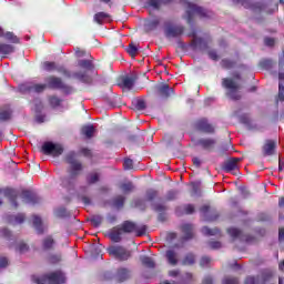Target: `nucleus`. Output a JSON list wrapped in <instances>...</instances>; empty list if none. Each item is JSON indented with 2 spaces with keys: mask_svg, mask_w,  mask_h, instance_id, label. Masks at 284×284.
Wrapping results in <instances>:
<instances>
[{
  "mask_svg": "<svg viewBox=\"0 0 284 284\" xmlns=\"http://www.w3.org/2000/svg\"><path fill=\"white\" fill-rule=\"evenodd\" d=\"M278 239L280 241H284V229H280Z\"/></svg>",
  "mask_w": 284,
  "mask_h": 284,
  "instance_id": "nucleus-63",
  "label": "nucleus"
},
{
  "mask_svg": "<svg viewBox=\"0 0 284 284\" xmlns=\"http://www.w3.org/2000/svg\"><path fill=\"white\" fill-rule=\"evenodd\" d=\"M240 161H241V159H239V158H233V159L229 160L224 165L225 171L226 172H236V170H239Z\"/></svg>",
  "mask_w": 284,
  "mask_h": 284,
  "instance_id": "nucleus-12",
  "label": "nucleus"
},
{
  "mask_svg": "<svg viewBox=\"0 0 284 284\" xmlns=\"http://www.w3.org/2000/svg\"><path fill=\"white\" fill-rule=\"evenodd\" d=\"M234 63L230 62V60H222V68H233Z\"/></svg>",
  "mask_w": 284,
  "mask_h": 284,
  "instance_id": "nucleus-52",
  "label": "nucleus"
},
{
  "mask_svg": "<svg viewBox=\"0 0 284 284\" xmlns=\"http://www.w3.org/2000/svg\"><path fill=\"white\" fill-rule=\"evenodd\" d=\"M18 251L23 254L26 252H28V246L26 243H20L19 246H18Z\"/></svg>",
  "mask_w": 284,
  "mask_h": 284,
  "instance_id": "nucleus-49",
  "label": "nucleus"
},
{
  "mask_svg": "<svg viewBox=\"0 0 284 284\" xmlns=\"http://www.w3.org/2000/svg\"><path fill=\"white\" fill-rule=\"evenodd\" d=\"M42 152L43 154H49L51 156H61V154H63V146L58 143L44 142Z\"/></svg>",
  "mask_w": 284,
  "mask_h": 284,
  "instance_id": "nucleus-5",
  "label": "nucleus"
},
{
  "mask_svg": "<svg viewBox=\"0 0 284 284\" xmlns=\"http://www.w3.org/2000/svg\"><path fill=\"white\" fill-rule=\"evenodd\" d=\"M32 281L37 284H62L65 283V275L61 271H57L41 277L33 275Z\"/></svg>",
  "mask_w": 284,
  "mask_h": 284,
  "instance_id": "nucleus-2",
  "label": "nucleus"
},
{
  "mask_svg": "<svg viewBox=\"0 0 284 284\" xmlns=\"http://www.w3.org/2000/svg\"><path fill=\"white\" fill-rule=\"evenodd\" d=\"M135 108H136L138 110H145V101H143V100H138Z\"/></svg>",
  "mask_w": 284,
  "mask_h": 284,
  "instance_id": "nucleus-50",
  "label": "nucleus"
},
{
  "mask_svg": "<svg viewBox=\"0 0 284 284\" xmlns=\"http://www.w3.org/2000/svg\"><path fill=\"white\" fill-rule=\"evenodd\" d=\"M202 233H204L206 236H216V234H219V229H210L204 226L202 229Z\"/></svg>",
  "mask_w": 284,
  "mask_h": 284,
  "instance_id": "nucleus-27",
  "label": "nucleus"
},
{
  "mask_svg": "<svg viewBox=\"0 0 284 284\" xmlns=\"http://www.w3.org/2000/svg\"><path fill=\"white\" fill-rule=\"evenodd\" d=\"M169 276H172L173 278H175L176 276H179V271L176 270L170 271Z\"/></svg>",
  "mask_w": 284,
  "mask_h": 284,
  "instance_id": "nucleus-61",
  "label": "nucleus"
},
{
  "mask_svg": "<svg viewBox=\"0 0 284 284\" xmlns=\"http://www.w3.org/2000/svg\"><path fill=\"white\" fill-rule=\"evenodd\" d=\"M158 91L160 92L161 97H170L172 89H170L168 84H162L158 88Z\"/></svg>",
  "mask_w": 284,
  "mask_h": 284,
  "instance_id": "nucleus-22",
  "label": "nucleus"
},
{
  "mask_svg": "<svg viewBox=\"0 0 284 284\" xmlns=\"http://www.w3.org/2000/svg\"><path fill=\"white\" fill-rule=\"evenodd\" d=\"M129 276H130V274L128 273V270L121 268L120 271H118V281L123 282V281H125Z\"/></svg>",
  "mask_w": 284,
  "mask_h": 284,
  "instance_id": "nucleus-33",
  "label": "nucleus"
},
{
  "mask_svg": "<svg viewBox=\"0 0 284 284\" xmlns=\"http://www.w3.org/2000/svg\"><path fill=\"white\" fill-rule=\"evenodd\" d=\"M135 81L136 78L134 75H126L122 78L121 88H123V90H132V88H134Z\"/></svg>",
  "mask_w": 284,
  "mask_h": 284,
  "instance_id": "nucleus-11",
  "label": "nucleus"
},
{
  "mask_svg": "<svg viewBox=\"0 0 284 284\" xmlns=\"http://www.w3.org/2000/svg\"><path fill=\"white\" fill-rule=\"evenodd\" d=\"M126 52L128 54H130V57H135L136 54H139V48L134 43H130Z\"/></svg>",
  "mask_w": 284,
  "mask_h": 284,
  "instance_id": "nucleus-30",
  "label": "nucleus"
},
{
  "mask_svg": "<svg viewBox=\"0 0 284 284\" xmlns=\"http://www.w3.org/2000/svg\"><path fill=\"white\" fill-rule=\"evenodd\" d=\"M50 103L53 108H57V106L61 105V99H59L57 97H51Z\"/></svg>",
  "mask_w": 284,
  "mask_h": 284,
  "instance_id": "nucleus-42",
  "label": "nucleus"
},
{
  "mask_svg": "<svg viewBox=\"0 0 284 284\" xmlns=\"http://www.w3.org/2000/svg\"><path fill=\"white\" fill-rule=\"evenodd\" d=\"M182 232L184 234L185 241L192 239L194 236V232L192 231V224L182 225Z\"/></svg>",
  "mask_w": 284,
  "mask_h": 284,
  "instance_id": "nucleus-18",
  "label": "nucleus"
},
{
  "mask_svg": "<svg viewBox=\"0 0 284 284\" xmlns=\"http://www.w3.org/2000/svg\"><path fill=\"white\" fill-rule=\"evenodd\" d=\"M261 283H265V278L264 277H247L245 281V284H261Z\"/></svg>",
  "mask_w": 284,
  "mask_h": 284,
  "instance_id": "nucleus-31",
  "label": "nucleus"
},
{
  "mask_svg": "<svg viewBox=\"0 0 284 284\" xmlns=\"http://www.w3.org/2000/svg\"><path fill=\"white\" fill-rule=\"evenodd\" d=\"M43 68L50 72V70H54V68H57V64H54V62H44Z\"/></svg>",
  "mask_w": 284,
  "mask_h": 284,
  "instance_id": "nucleus-45",
  "label": "nucleus"
},
{
  "mask_svg": "<svg viewBox=\"0 0 284 284\" xmlns=\"http://www.w3.org/2000/svg\"><path fill=\"white\" fill-rule=\"evenodd\" d=\"M47 85L45 84H32V83H27L22 84L20 87L21 92H43L45 90Z\"/></svg>",
  "mask_w": 284,
  "mask_h": 284,
  "instance_id": "nucleus-10",
  "label": "nucleus"
},
{
  "mask_svg": "<svg viewBox=\"0 0 284 284\" xmlns=\"http://www.w3.org/2000/svg\"><path fill=\"white\" fill-rule=\"evenodd\" d=\"M120 189L122 190V192H132V190H134V186L131 184V182L121 184Z\"/></svg>",
  "mask_w": 284,
  "mask_h": 284,
  "instance_id": "nucleus-38",
  "label": "nucleus"
},
{
  "mask_svg": "<svg viewBox=\"0 0 284 284\" xmlns=\"http://www.w3.org/2000/svg\"><path fill=\"white\" fill-rule=\"evenodd\" d=\"M141 261L146 267H154V261H152L150 257L144 256L141 258Z\"/></svg>",
  "mask_w": 284,
  "mask_h": 284,
  "instance_id": "nucleus-37",
  "label": "nucleus"
},
{
  "mask_svg": "<svg viewBox=\"0 0 284 284\" xmlns=\"http://www.w3.org/2000/svg\"><path fill=\"white\" fill-rule=\"evenodd\" d=\"M215 143L216 141H214L213 139H202L199 141V145L204 148V150H210L214 148Z\"/></svg>",
  "mask_w": 284,
  "mask_h": 284,
  "instance_id": "nucleus-19",
  "label": "nucleus"
},
{
  "mask_svg": "<svg viewBox=\"0 0 284 284\" xmlns=\"http://www.w3.org/2000/svg\"><path fill=\"white\" fill-rule=\"evenodd\" d=\"M48 88L53 90H65V84L57 77H49L45 79Z\"/></svg>",
  "mask_w": 284,
  "mask_h": 284,
  "instance_id": "nucleus-9",
  "label": "nucleus"
},
{
  "mask_svg": "<svg viewBox=\"0 0 284 284\" xmlns=\"http://www.w3.org/2000/svg\"><path fill=\"white\" fill-rule=\"evenodd\" d=\"M222 84L229 90L227 95L230 99H233V101L241 99V94H239V83L234 82L232 79H223Z\"/></svg>",
  "mask_w": 284,
  "mask_h": 284,
  "instance_id": "nucleus-4",
  "label": "nucleus"
},
{
  "mask_svg": "<svg viewBox=\"0 0 284 284\" xmlns=\"http://www.w3.org/2000/svg\"><path fill=\"white\" fill-rule=\"evenodd\" d=\"M210 257H202L200 262L201 267H206V265H210Z\"/></svg>",
  "mask_w": 284,
  "mask_h": 284,
  "instance_id": "nucleus-51",
  "label": "nucleus"
},
{
  "mask_svg": "<svg viewBox=\"0 0 284 284\" xmlns=\"http://www.w3.org/2000/svg\"><path fill=\"white\" fill-rule=\"evenodd\" d=\"M186 14H187V21H192V18L194 17H210V13L205 11V9L196 6L193 2L186 3Z\"/></svg>",
  "mask_w": 284,
  "mask_h": 284,
  "instance_id": "nucleus-3",
  "label": "nucleus"
},
{
  "mask_svg": "<svg viewBox=\"0 0 284 284\" xmlns=\"http://www.w3.org/2000/svg\"><path fill=\"white\" fill-rule=\"evenodd\" d=\"M166 258L170 265H176L179 263V255L172 250L166 252Z\"/></svg>",
  "mask_w": 284,
  "mask_h": 284,
  "instance_id": "nucleus-17",
  "label": "nucleus"
},
{
  "mask_svg": "<svg viewBox=\"0 0 284 284\" xmlns=\"http://www.w3.org/2000/svg\"><path fill=\"white\" fill-rule=\"evenodd\" d=\"M161 3H165L163 0H149V6L154 10H159L161 8Z\"/></svg>",
  "mask_w": 284,
  "mask_h": 284,
  "instance_id": "nucleus-35",
  "label": "nucleus"
},
{
  "mask_svg": "<svg viewBox=\"0 0 284 284\" xmlns=\"http://www.w3.org/2000/svg\"><path fill=\"white\" fill-rule=\"evenodd\" d=\"M193 164L196 165V168H200L201 166V159L193 158Z\"/></svg>",
  "mask_w": 284,
  "mask_h": 284,
  "instance_id": "nucleus-62",
  "label": "nucleus"
},
{
  "mask_svg": "<svg viewBox=\"0 0 284 284\" xmlns=\"http://www.w3.org/2000/svg\"><path fill=\"white\" fill-rule=\"evenodd\" d=\"M97 181H99V173H91L88 176V182L89 183H97Z\"/></svg>",
  "mask_w": 284,
  "mask_h": 284,
  "instance_id": "nucleus-43",
  "label": "nucleus"
},
{
  "mask_svg": "<svg viewBox=\"0 0 284 284\" xmlns=\"http://www.w3.org/2000/svg\"><path fill=\"white\" fill-rule=\"evenodd\" d=\"M1 236H3L4 239H10V236H12V234L10 233V231H8V229H2Z\"/></svg>",
  "mask_w": 284,
  "mask_h": 284,
  "instance_id": "nucleus-54",
  "label": "nucleus"
},
{
  "mask_svg": "<svg viewBox=\"0 0 284 284\" xmlns=\"http://www.w3.org/2000/svg\"><path fill=\"white\" fill-rule=\"evenodd\" d=\"M124 201H125V197H124V196H118V197L114 200L113 205H114L115 207H123Z\"/></svg>",
  "mask_w": 284,
  "mask_h": 284,
  "instance_id": "nucleus-40",
  "label": "nucleus"
},
{
  "mask_svg": "<svg viewBox=\"0 0 284 284\" xmlns=\"http://www.w3.org/2000/svg\"><path fill=\"white\" fill-rule=\"evenodd\" d=\"M75 77H77V79H79V81H82V83H91L92 82V78H90V75H88L85 73H77Z\"/></svg>",
  "mask_w": 284,
  "mask_h": 284,
  "instance_id": "nucleus-32",
  "label": "nucleus"
},
{
  "mask_svg": "<svg viewBox=\"0 0 284 284\" xmlns=\"http://www.w3.org/2000/svg\"><path fill=\"white\" fill-rule=\"evenodd\" d=\"M196 257L193 254H187L182 261L183 265H194Z\"/></svg>",
  "mask_w": 284,
  "mask_h": 284,
  "instance_id": "nucleus-29",
  "label": "nucleus"
},
{
  "mask_svg": "<svg viewBox=\"0 0 284 284\" xmlns=\"http://www.w3.org/2000/svg\"><path fill=\"white\" fill-rule=\"evenodd\" d=\"M275 150H276V142H274L272 140H267L263 146L264 155L272 156V154H274Z\"/></svg>",
  "mask_w": 284,
  "mask_h": 284,
  "instance_id": "nucleus-13",
  "label": "nucleus"
},
{
  "mask_svg": "<svg viewBox=\"0 0 284 284\" xmlns=\"http://www.w3.org/2000/svg\"><path fill=\"white\" fill-rule=\"evenodd\" d=\"M75 156L77 154H74V152L69 153L67 156V162L71 165V174L73 176H75L77 172H81L82 170L81 163L77 161Z\"/></svg>",
  "mask_w": 284,
  "mask_h": 284,
  "instance_id": "nucleus-8",
  "label": "nucleus"
},
{
  "mask_svg": "<svg viewBox=\"0 0 284 284\" xmlns=\"http://www.w3.org/2000/svg\"><path fill=\"white\" fill-rule=\"evenodd\" d=\"M81 132L84 136H87V139H92V136H94V132H97V130L94 129L93 125H85L82 128Z\"/></svg>",
  "mask_w": 284,
  "mask_h": 284,
  "instance_id": "nucleus-20",
  "label": "nucleus"
},
{
  "mask_svg": "<svg viewBox=\"0 0 284 284\" xmlns=\"http://www.w3.org/2000/svg\"><path fill=\"white\" fill-rule=\"evenodd\" d=\"M210 247L212 250H220L221 247V242H210Z\"/></svg>",
  "mask_w": 284,
  "mask_h": 284,
  "instance_id": "nucleus-56",
  "label": "nucleus"
},
{
  "mask_svg": "<svg viewBox=\"0 0 284 284\" xmlns=\"http://www.w3.org/2000/svg\"><path fill=\"white\" fill-rule=\"evenodd\" d=\"M3 267H8V258L0 257V270Z\"/></svg>",
  "mask_w": 284,
  "mask_h": 284,
  "instance_id": "nucleus-55",
  "label": "nucleus"
},
{
  "mask_svg": "<svg viewBox=\"0 0 284 284\" xmlns=\"http://www.w3.org/2000/svg\"><path fill=\"white\" fill-rule=\"evenodd\" d=\"M224 284H239V280L234 277H225L223 281Z\"/></svg>",
  "mask_w": 284,
  "mask_h": 284,
  "instance_id": "nucleus-48",
  "label": "nucleus"
},
{
  "mask_svg": "<svg viewBox=\"0 0 284 284\" xmlns=\"http://www.w3.org/2000/svg\"><path fill=\"white\" fill-rule=\"evenodd\" d=\"M278 90H280L278 99H280V101H284V85L282 82H280V84H278Z\"/></svg>",
  "mask_w": 284,
  "mask_h": 284,
  "instance_id": "nucleus-47",
  "label": "nucleus"
},
{
  "mask_svg": "<svg viewBox=\"0 0 284 284\" xmlns=\"http://www.w3.org/2000/svg\"><path fill=\"white\" fill-rule=\"evenodd\" d=\"M123 165L124 170H132V168H134V162L130 159H125Z\"/></svg>",
  "mask_w": 284,
  "mask_h": 284,
  "instance_id": "nucleus-44",
  "label": "nucleus"
},
{
  "mask_svg": "<svg viewBox=\"0 0 284 284\" xmlns=\"http://www.w3.org/2000/svg\"><path fill=\"white\" fill-rule=\"evenodd\" d=\"M202 284H212V277L204 278Z\"/></svg>",
  "mask_w": 284,
  "mask_h": 284,
  "instance_id": "nucleus-64",
  "label": "nucleus"
},
{
  "mask_svg": "<svg viewBox=\"0 0 284 284\" xmlns=\"http://www.w3.org/2000/svg\"><path fill=\"white\" fill-rule=\"evenodd\" d=\"M0 194H4V196H8V194H11L10 196L11 204L16 207L18 206L17 201H14V191H10V190L3 191L0 189Z\"/></svg>",
  "mask_w": 284,
  "mask_h": 284,
  "instance_id": "nucleus-26",
  "label": "nucleus"
},
{
  "mask_svg": "<svg viewBox=\"0 0 284 284\" xmlns=\"http://www.w3.org/2000/svg\"><path fill=\"white\" fill-rule=\"evenodd\" d=\"M12 52H14L12 45L0 43V54H12Z\"/></svg>",
  "mask_w": 284,
  "mask_h": 284,
  "instance_id": "nucleus-23",
  "label": "nucleus"
},
{
  "mask_svg": "<svg viewBox=\"0 0 284 284\" xmlns=\"http://www.w3.org/2000/svg\"><path fill=\"white\" fill-rule=\"evenodd\" d=\"M54 245V240L51 236H48L43 240L42 247L43 250H50Z\"/></svg>",
  "mask_w": 284,
  "mask_h": 284,
  "instance_id": "nucleus-25",
  "label": "nucleus"
},
{
  "mask_svg": "<svg viewBox=\"0 0 284 284\" xmlns=\"http://www.w3.org/2000/svg\"><path fill=\"white\" fill-rule=\"evenodd\" d=\"M197 129H200L202 132L212 133L214 132V126L212 124L207 123V120L203 119L197 122Z\"/></svg>",
  "mask_w": 284,
  "mask_h": 284,
  "instance_id": "nucleus-14",
  "label": "nucleus"
},
{
  "mask_svg": "<svg viewBox=\"0 0 284 284\" xmlns=\"http://www.w3.org/2000/svg\"><path fill=\"white\" fill-rule=\"evenodd\" d=\"M4 39H7L8 41H12L13 43L17 41V37H14V33L12 32H4L3 31V36Z\"/></svg>",
  "mask_w": 284,
  "mask_h": 284,
  "instance_id": "nucleus-41",
  "label": "nucleus"
},
{
  "mask_svg": "<svg viewBox=\"0 0 284 284\" xmlns=\"http://www.w3.org/2000/svg\"><path fill=\"white\" fill-rule=\"evenodd\" d=\"M191 45H192V48H202L203 39L196 37V34L193 33V39H192Z\"/></svg>",
  "mask_w": 284,
  "mask_h": 284,
  "instance_id": "nucleus-28",
  "label": "nucleus"
},
{
  "mask_svg": "<svg viewBox=\"0 0 284 284\" xmlns=\"http://www.w3.org/2000/svg\"><path fill=\"white\" fill-rule=\"evenodd\" d=\"M80 68H84V70H92V62L90 60H80Z\"/></svg>",
  "mask_w": 284,
  "mask_h": 284,
  "instance_id": "nucleus-36",
  "label": "nucleus"
},
{
  "mask_svg": "<svg viewBox=\"0 0 284 284\" xmlns=\"http://www.w3.org/2000/svg\"><path fill=\"white\" fill-rule=\"evenodd\" d=\"M184 210H185V214H193V212H194V205L187 204V205L184 207Z\"/></svg>",
  "mask_w": 284,
  "mask_h": 284,
  "instance_id": "nucleus-53",
  "label": "nucleus"
},
{
  "mask_svg": "<svg viewBox=\"0 0 284 284\" xmlns=\"http://www.w3.org/2000/svg\"><path fill=\"white\" fill-rule=\"evenodd\" d=\"M110 256H114L118 261H128L132 254L130 251L123 248L122 246H111L108 248Z\"/></svg>",
  "mask_w": 284,
  "mask_h": 284,
  "instance_id": "nucleus-6",
  "label": "nucleus"
},
{
  "mask_svg": "<svg viewBox=\"0 0 284 284\" xmlns=\"http://www.w3.org/2000/svg\"><path fill=\"white\" fill-rule=\"evenodd\" d=\"M10 223H12L13 225H19L21 223H23V221H26V215L23 214H18L14 217H11Z\"/></svg>",
  "mask_w": 284,
  "mask_h": 284,
  "instance_id": "nucleus-24",
  "label": "nucleus"
},
{
  "mask_svg": "<svg viewBox=\"0 0 284 284\" xmlns=\"http://www.w3.org/2000/svg\"><path fill=\"white\" fill-rule=\"evenodd\" d=\"M264 43H265V45L272 47V45H274V39L265 38Z\"/></svg>",
  "mask_w": 284,
  "mask_h": 284,
  "instance_id": "nucleus-58",
  "label": "nucleus"
},
{
  "mask_svg": "<svg viewBox=\"0 0 284 284\" xmlns=\"http://www.w3.org/2000/svg\"><path fill=\"white\" fill-rule=\"evenodd\" d=\"M209 57L213 61H216V59H219V55L216 54V51H209Z\"/></svg>",
  "mask_w": 284,
  "mask_h": 284,
  "instance_id": "nucleus-57",
  "label": "nucleus"
},
{
  "mask_svg": "<svg viewBox=\"0 0 284 284\" xmlns=\"http://www.w3.org/2000/svg\"><path fill=\"white\" fill-rule=\"evenodd\" d=\"M164 33L168 39L181 37L183 34V27L168 22L164 27Z\"/></svg>",
  "mask_w": 284,
  "mask_h": 284,
  "instance_id": "nucleus-7",
  "label": "nucleus"
},
{
  "mask_svg": "<svg viewBox=\"0 0 284 284\" xmlns=\"http://www.w3.org/2000/svg\"><path fill=\"white\" fill-rule=\"evenodd\" d=\"M132 232H136L138 236H143L145 226H136V224L126 221L122 224V227L112 229L110 232V239L111 241H114V243H119L123 234H130Z\"/></svg>",
  "mask_w": 284,
  "mask_h": 284,
  "instance_id": "nucleus-1",
  "label": "nucleus"
},
{
  "mask_svg": "<svg viewBox=\"0 0 284 284\" xmlns=\"http://www.w3.org/2000/svg\"><path fill=\"white\" fill-rule=\"evenodd\" d=\"M262 68H270L272 65V62L270 60H264L261 62Z\"/></svg>",
  "mask_w": 284,
  "mask_h": 284,
  "instance_id": "nucleus-60",
  "label": "nucleus"
},
{
  "mask_svg": "<svg viewBox=\"0 0 284 284\" xmlns=\"http://www.w3.org/2000/svg\"><path fill=\"white\" fill-rule=\"evenodd\" d=\"M94 21L101 26L105 23V21H110V14L105 12H98L94 14Z\"/></svg>",
  "mask_w": 284,
  "mask_h": 284,
  "instance_id": "nucleus-15",
  "label": "nucleus"
},
{
  "mask_svg": "<svg viewBox=\"0 0 284 284\" xmlns=\"http://www.w3.org/2000/svg\"><path fill=\"white\" fill-rule=\"evenodd\" d=\"M91 222L93 223V225H101V223L103 222V217L95 215L91 219Z\"/></svg>",
  "mask_w": 284,
  "mask_h": 284,
  "instance_id": "nucleus-46",
  "label": "nucleus"
},
{
  "mask_svg": "<svg viewBox=\"0 0 284 284\" xmlns=\"http://www.w3.org/2000/svg\"><path fill=\"white\" fill-rule=\"evenodd\" d=\"M12 116V111L10 109L0 111V121H8Z\"/></svg>",
  "mask_w": 284,
  "mask_h": 284,
  "instance_id": "nucleus-34",
  "label": "nucleus"
},
{
  "mask_svg": "<svg viewBox=\"0 0 284 284\" xmlns=\"http://www.w3.org/2000/svg\"><path fill=\"white\" fill-rule=\"evenodd\" d=\"M33 226L36 227V230L39 234L43 233V226L41 224V217H39L37 215L33 216Z\"/></svg>",
  "mask_w": 284,
  "mask_h": 284,
  "instance_id": "nucleus-21",
  "label": "nucleus"
},
{
  "mask_svg": "<svg viewBox=\"0 0 284 284\" xmlns=\"http://www.w3.org/2000/svg\"><path fill=\"white\" fill-rule=\"evenodd\" d=\"M22 199L24 203H37V195L30 191H23Z\"/></svg>",
  "mask_w": 284,
  "mask_h": 284,
  "instance_id": "nucleus-16",
  "label": "nucleus"
},
{
  "mask_svg": "<svg viewBox=\"0 0 284 284\" xmlns=\"http://www.w3.org/2000/svg\"><path fill=\"white\" fill-rule=\"evenodd\" d=\"M229 234L233 239H240L241 237V231L239 229H229Z\"/></svg>",
  "mask_w": 284,
  "mask_h": 284,
  "instance_id": "nucleus-39",
  "label": "nucleus"
},
{
  "mask_svg": "<svg viewBox=\"0 0 284 284\" xmlns=\"http://www.w3.org/2000/svg\"><path fill=\"white\" fill-rule=\"evenodd\" d=\"M252 0H243L242 6H244V8H252Z\"/></svg>",
  "mask_w": 284,
  "mask_h": 284,
  "instance_id": "nucleus-59",
  "label": "nucleus"
}]
</instances>
